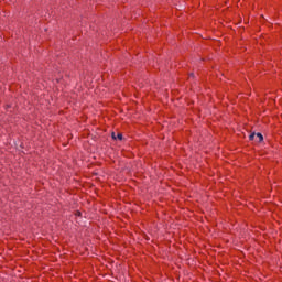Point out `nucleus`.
<instances>
[{"instance_id": "3", "label": "nucleus", "mask_w": 282, "mask_h": 282, "mask_svg": "<svg viewBox=\"0 0 282 282\" xmlns=\"http://www.w3.org/2000/svg\"><path fill=\"white\" fill-rule=\"evenodd\" d=\"M256 138H257V133H254V132L249 135V140L253 141V142H256Z\"/></svg>"}, {"instance_id": "2", "label": "nucleus", "mask_w": 282, "mask_h": 282, "mask_svg": "<svg viewBox=\"0 0 282 282\" xmlns=\"http://www.w3.org/2000/svg\"><path fill=\"white\" fill-rule=\"evenodd\" d=\"M112 140H122V133H118L117 135H116V132H112Z\"/></svg>"}, {"instance_id": "1", "label": "nucleus", "mask_w": 282, "mask_h": 282, "mask_svg": "<svg viewBox=\"0 0 282 282\" xmlns=\"http://www.w3.org/2000/svg\"><path fill=\"white\" fill-rule=\"evenodd\" d=\"M256 142H263V134L260 132L256 133Z\"/></svg>"}]
</instances>
